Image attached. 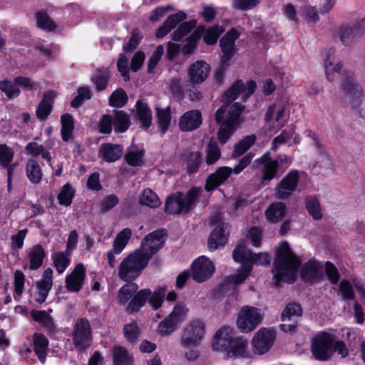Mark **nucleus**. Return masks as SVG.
<instances>
[{"mask_svg":"<svg viewBox=\"0 0 365 365\" xmlns=\"http://www.w3.org/2000/svg\"><path fill=\"white\" fill-rule=\"evenodd\" d=\"M334 49L330 48L327 54V58L324 59V65L325 68L326 77L327 80L330 82H332L334 79V73L339 74L342 68V64L341 62L337 63L335 66L332 68V71L330 72L331 69L330 66H332V62L330 61V58L334 53Z\"/></svg>","mask_w":365,"mask_h":365,"instance_id":"nucleus-56","label":"nucleus"},{"mask_svg":"<svg viewBox=\"0 0 365 365\" xmlns=\"http://www.w3.org/2000/svg\"><path fill=\"white\" fill-rule=\"evenodd\" d=\"M202 194V188L196 186H192L186 193L182 192V195L181 196V207H183L185 214H188L191 212L198 202Z\"/></svg>","mask_w":365,"mask_h":365,"instance_id":"nucleus-30","label":"nucleus"},{"mask_svg":"<svg viewBox=\"0 0 365 365\" xmlns=\"http://www.w3.org/2000/svg\"><path fill=\"white\" fill-rule=\"evenodd\" d=\"M37 26L47 32H53L56 29V24L51 19L47 11L44 10L38 11L36 13Z\"/></svg>","mask_w":365,"mask_h":365,"instance_id":"nucleus-43","label":"nucleus"},{"mask_svg":"<svg viewBox=\"0 0 365 365\" xmlns=\"http://www.w3.org/2000/svg\"><path fill=\"white\" fill-rule=\"evenodd\" d=\"M144 150L128 151L124 157L125 161L130 166L138 167L144 165Z\"/></svg>","mask_w":365,"mask_h":365,"instance_id":"nucleus-60","label":"nucleus"},{"mask_svg":"<svg viewBox=\"0 0 365 365\" xmlns=\"http://www.w3.org/2000/svg\"><path fill=\"white\" fill-rule=\"evenodd\" d=\"M140 329L135 322L125 324L123 326V333L125 339L130 344H135L139 340Z\"/></svg>","mask_w":365,"mask_h":365,"instance_id":"nucleus-52","label":"nucleus"},{"mask_svg":"<svg viewBox=\"0 0 365 365\" xmlns=\"http://www.w3.org/2000/svg\"><path fill=\"white\" fill-rule=\"evenodd\" d=\"M139 202L150 207H158L160 205L158 196L151 189L146 188L139 196Z\"/></svg>","mask_w":365,"mask_h":365,"instance_id":"nucleus-50","label":"nucleus"},{"mask_svg":"<svg viewBox=\"0 0 365 365\" xmlns=\"http://www.w3.org/2000/svg\"><path fill=\"white\" fill-rule=\"evenodd\" d=\"M142 39L138 29H134L128 42L123 45V50L125 53H133L138 46Z\"/></svg>","mask_w":365,"mask_h":365,"instance_id":"nucleus-63","label":"nucleus"},{"mask_svg":"<svg viewBox=\"0 0 365 365\" xmlns=\"http://www.w3.org/2000/svg\"><path fill=\"white\" fill-rule=\"evenodd\" d=\"M167 237L168 232L165 228L157 229L144 237L139 249L143 250L145 254L151 259L163 248Z\"/></svg>","mask_w":365,"mask_h":365,"instance_id":"nucleus-7","label":"nucleus"},{"mask_svg":"<svg viewBox=\"0 0 365 365\" xmlns=\"http://www.w3.org/2000/svg\"><path fill=\"white\" fill-rule=\"evenodd\" d=\"M50 312H52L51 309L48 311L33 309L31 311V317L34 321L40 324L46 330L53 332L56 329L55 323L53 317L49 314Z\"/></svg>","mask_w":365,"mask_h":365,"instance_id":"nucleus-32","label":"nucleus"},{"mask_svg":"<svg viewBox=\"0 0 365 365\" xmlns=\"http://www.w3.org/2000/svg\"><path fill=\"white\" fill-rule=\"evenodd\" d=\"M32 347L41 364L46 361L48 349V339L42 333L34 332L32 335Z\"/></svg>","mask_w":365,"mask_h":365,"instance_id":"nucleus-28","label":"nucleus"},{"mask_svg":"<svg viewBox=\"0 0 365 365\" xmlns=\"http://www.w3.org/2000/svg\"><path fill=\"white\" fill-rule=\"evenodd\" d=\"M92 331L88 320L86 318L78 319L73 331V341L76 348L86 349L91 345Z\"/></svg>","mask_w":365,"mask_h":365,"instance_id":"nucleus-11","label":"nucleus"},{"mask_svg":"<svg viewBox=\"0 0 365 365\" xmlns=\"http://www.w3.org/2000/svg\"><path fill=\"white\" fill-rule=\"evenodd\" d=\"M187 166V173L189 175L197 173L202 163V155L200 152H190L185 158Z\"/></svg>","mask_w":365,"mask_h":365,"instance_id":"nucleus-46","label":"nucleus"},{"mask_svg":"<svg viewBox=\"0 0 365 365\" xmlns=\"http://www.w3.org/2000/svg\"><path fill=\"white\" fill-rule=\"evenodd\" d=\"M187 17V15L183 11H179L178 12L170 15L160 26L155 31V36L158 38H161L165 36L169 32H170L176 26L182 21H185Z\"/></svg>","mask_w":365,"mask_h":365,"instance_id":"nucleus-23","label":"nucleus"},{"mask_svg":"<svg viewBox=\"0 0 365 365\" xmlns=\"http://www.w3.org/2000/svg\"><path fill=\"white\" fill-rule=\"evenodd\" d=\"M299 276L304 284L314 285L323 279V268L316 260L310 259L302 265Z\"/></svg>","mask_w":365,"mask_h":365,"instance_id":"nucleus-15","label":"nucleus"},{"mask_svg":"<svg viewBox=\"0 0 365 365\" xmlns=\"http://www.w3.org/2000/svg\"><path fill=\"white\" fill-rule=\"evenodd\" d=\"M302 314V308L300 304L289 302L282 312L281 319L284 322L279 325L280 329L284 332L293 334L297 328V321L293 319L294 317H299Z\"/></svg>","mask_w":365,"mask_h":365,"instance_id":"nucleus-12","label":"nucleus"},{"mask_svg":"<svg viewBox=\"0 0 365 365\" xmlns=\"http://www.w3.org/2000/svg\"><path fill=\"white\" fill-rule=\"evenodd\" d=\"M249 263L252 264L267 266L271 262V255L268 252L255 253L252 250L248 251Z\"/></svg>","mask_w":365,"mask_h":365,"instance_id":"nucleus-59","label":"nucleus"},{"mask_svg":"<svg viewBox=\"0 0 365 365\" xmlns=\"http://www.w3.org/2000/svg\"><path fill=\"white\" fill-rule=\"evenodd\" d=\"M341 88L344 94L350 98L354 109L359 107L362 102V88L354 82V75L352 71H345L343 73Z\"/></svg>","mask_w":365,"mask_h":365,"instance_id":"nucleus-8","label":"nucleus"},{"mask_svg":"<svg viewBox=\"0 0 365 365\" xmlns=\"http://www.w3.org/2000/svg\"><path fill=\"white\" fill-rule=\"evenodd\" d=\"M86 278V268L83 263L76 264L71 273L65 279L66 287L70 292H79Z\"/></svg>","mask_w":365,"mask_h":365,"instance_id":"nucleus-17","label":"nucleus"},{"mask_svg":"<svg viewBox=\"0 0 365 365\" xmlns=\"http://www.w3.org/2000/svg\"><path fill=\"white\" fill-rule=\"evenodd\" d=\"M249 250H250L247 249L245 245L238 244L232 252V258L234 261L240 263L241 266H243V264L251 265L248 260Z\"/></svg>","mask_w":365,"mask_h":365,"instance_id":"nucleus-58","label":"nucleus"},{"mask_svg":"<svg viewBox=\"0 0 365 365\" xmlns=\"http://www.w3.org/2000/svg\"><path fill=\"white\" fill-rule=\"evenodd\" d=\"M0 91L5 93L8 99H14L20 95L18 84L7 78L0 81Z\"/></svg>","mask_w":365,"mask_h":365,"instance_id":"nucleus-51","label":"nucleus"},{"mask_svg":"<svg viewBox=\"0 0 365 365\" xmlns=\"http://www.w3.org/2000/svg\"><path fill=\"white\" fill-rule=\"evenodd\" d=\"M164 53V48L162 45H158L155 51L152 53L148 61V73H152L156 66L160 61Z\"/></svg>","mask_w":365,"mask_h":365,"instance_id":"nucleus-64","label":"nucleus"},{"mask_svg":"<svg viewBox=\"0 0 365 365\" xmlns=\"http://www.w3.org/2000/svg\"><path fill=\"white\" fill-rule=\"evenodd\" d=\"M231 174L232 168L230 167L222 166L218 168L215 172L207 176L205 184V191L208 192L215 191L227 180Z\"/></svg>","mask_w":365,"mask_h":365,"instance_id":"nucleus-16","label":"nucleus"},{"mask_svg":"<svg viewBox=\"0 0 365 365\" xmlns=\"http://www.w3.org/2000/svg\"><path fill=\"white\" fill-rule=\"evenodd\" d=\"M233 338L232 329L228 327H222L215 332L212 338V349L215 351L225 353L230 347V343Z\"/></svg>","mask_w":365,"mask_h":365,"instance_id":"nucleus-21","label":"nucleus"},{"mask_svg":"<svg viewBox=\"0 0 365 365\" xmlns=\"http://www.w3.org/2000/svg\"><path fill=\"white\" fill-rule=\"evenodd\" d=\"M306 208L314 220H319L322 218V213L319 200L315 197H307L305 200Z\"/></svg>","mask_w":365,"mask_h":365,"instance_id":"nucleus-55","label":"nucleus"},{"mask_svg":"<svg viewBox=\"0 0 365 365\" xmlns=\"http://www.w3.org/2000/svg\"><path fill=\"white\" fill-rule=\"evenodd\" d=\"M284 172V170L281 171L279 170V160L270 161L268 163L263 165L260 182L262 184L269 182L273 179L278 178Z\"/></svg>","mask_w":365,"mask_h":365,"instance_id":"nucleus-35","label":"nucleus"},{"mask_svg":"<svg viewBox=\"0 0 365 365\" xmlns=\"http://www.w3.org/2000/svg\"><path fill=\"white\" fill-rule=\"evenodd\" d=\"M275 340V334L267 328H261L252 339V347L255 354L262 355L272 348Z\"/></svg>","mask_w":365,"mask_h":365,"instance_id":"nucleus-13","label":"nucleus"},{"mask_svg":"<svg viewBox=\"0 0 365 365\" xmlns=\"http://www.w3.org/2000/svg\"><path fill=\"white\" fill-rule=\"evenodd\" d=\"M55 92L47 91L43 93L41 101L36 107V117L41 120H45L51 114L55 101Z\"/></svg>","mask_w":365,"mask_h":365,"instance_id":"nucleus-26","label":"nucleus"},{"mask_svg":"<svg viewBox=\"0 0 365 365\" xmlns=\"http://www.w3.org/2000/svg\"><path fill=\"white\" fill-rule=\"evenodd\" d=\"M205 332L204 322L195 320L190 322L184 330L181 343L185 347L196 346L203 339Z\"/></svg>","mask_w":365,"mask_h":365,"instance_id":"nucleus-14","label":"nucleus"},{"mask_svg":"<svg viewBox=\"0 0 365 365\" xmlns=\"http://www.w3.org/2000/svg\"><path fill=\"white\" fill-rule=\"evenodd\" d=\"M256 88L257 83L254 80H249L245 84L242 80L237 79L221 95L220 101L223 105L215 113V120L220 126L217 135L220 144H225L243 122L241 115L245 106L234 101L242 93V98L245 102Z\"/></svg>","mask_w":365,"mask_h":365,"instance_id":"nucleus-1","label":"nucleus"},{"mask_svg":"<svg viewBox=\"0 0 365 365\" xmlns=\"http://www.w3.org/2000/svg\"><path fill=\"white\" fill-rule=\"evenodd\" d=\"M71 255H68L66 251L56 252L52 254L51 259L58 273H63L70 265Z\"/></svg>","mask_w":365,"mask_h":365,"instance_id":"nucleus-42","label":"nucleus"},{"mask_svg":"<svg viewBox=\"0 0 365 365\" xmlns=\"http://www.w3.org/2000/svg\"><path fill=\"white\" fill-rule=\"evenodd\" d=\"M150 294L151 289L148 288L137 290L133 298L129 301L125 308V311L129 314L138 312L145 305L149 297H150Z\"/></svg>","mask_w":365,"mask_h":365,"instance_id":"nucleus-29","label":"nucleus"},{"mask_svg":"<svg viewBox=\"0 0 365 365\" xmlns=\"http://www.w3.org/2000/svg\"><path fill=\"white\" fill-rule=\"evenodd\" d=\"M53 286V282L45 281L44 279H40L36 283V287L38 289L36 302L42 304L43 303Z\"/></svg>","mask_w":365,"mask_h":365,"instance_id":"nucleus-61","label":"nucleus"},{"mask_svg":"<svg viewBox=\"0 0 365 365\" xmlns=\"http://www.w3.org/2000/svg\"><path fill=\"white\" fill-rule=\"evenodd\" d=\"M165 287H158L153 292L151 291L148 302L153 310H158L161 307L165 300Z\"/></svg>","mask_w":365,"mask_h":365,"instance_id":"nucleus-53","label":"nucleus"},{"mask_svg":"<svg viewBox=\"0 0 365 365\" xmlns=\"http://www.w3.org/2000/svg\"><path fill=\"white\" fill-rule=\"evenodd\" d=\"M155 111L159 130L162 134H165L168 131L171 123L170 107L168 106L165 108H156Z\"/></svg>","mask_w":365,"mask_h":365,"instance_id":"nucleus-41","label":"nucleus"},{"mask_svg":"<svg viewBox=\"0 0 365 365\" xmlns=\"http://www.w3.org/2000/svg\"><path fill=\"white\" fill-rule=\"evenodd\" d=\"M136 119L140 123V128L148 130L152 125V111L148 103L143 99H138L135 103Z\"/></svg>","mask_w":365,"mask_h":365,"instance_id":"nucleus-24","label":"nucleus"},{"mask_svg":"<svg viewBox=\"0 0 365 365\" xmlns=\"http://www.w3.org/2000/svg\"><path fill=\"white\" fill-rule=\"evenodd\" d=\"M287 206L284 202H275L269 205L265 210L267 221L272 224L277 223L285 217Z\"/></svg>","mask_w":365,"mask_h":365,"instance_id":"nucleus-31","label":"nucleus"},{"mask_svg":"<svg viewBox=\"0 0 365 365\" xmlns=\"http://www.w3.org/2000/svg\"><path fill=\"white\" fill-rule=\"evenodd\" d=\"M301 265V260L292 250L289 243L283 241L276 251L272 272L276 285L281 282L293 284Z\"/></svg>","mask_w":365,"mask_h":365,"instance_id":"nucleus-2","label":"nucleus"},{"mask_svg":"<svg viewBox=\"0 0 365 365\" xmlns=\"http://www.w3.org/2000/svg\"><path fill=\"white\" fill-rule=\"evenodd\" d=\"M202 123V113L198 110H190L180 116L178 125L181 131L190 132L200 128Z\"/></svg>","mask_w":365,"mask_h":365,"instance_id":"nucleus-19","label":"nucleus"},{"mask_svg":"<svg viewBox=\"0 0 365 365\" xmlns=\"http://www.w3.org/2000/svg\"><path fill=\"white\" fill-rule=\"evenodd\" d=\"M176 30L171 34L172 39L175 41H180L184 36H187L195 28L197 21L191 19L188 21H181Z\"/></svg>","mask_w":365,"mask_h":365,"instance_id":"nucleus-47","label":"nucleus"},{"mask_svg":"<svg viewBox=\"0 0 365 365\" xmlns=\"http://www.w3.org/2000/svg\"><path fill=\"white\" fill-rule=\"evenodd\" d=\"M324 272L329 282L334 285L339 283L340 274L338 269L331 262L327 261L324 264Z\"/></svg>","mask_w":365,"mask_h":365,"instance_id":"nucleus-62","label":"nucleus"},{"mask_svg":"<svg viewBox=\"0 0 365 365\" xmlns=\"http://www.w3.org/2000/svg\"><path fill=\"white\" fill-rule=\"evenodd\" d=\"M128 101L126 92L122 88H116L109 97V105L111 107L122 108Z\"/></svg>","mask_w":365,"mask_h":365,"instance_id":"nucleus-57","label":"nucleus"},{"mask_svg":"<svg viewBox=\"0 0 365 365\" xmlns=\"http://www.w3.org/2000/svg\"><path fill=\"white\" fill-rule=\"evenodd\" d=\"M26 174L29 180L33 184H38L41 181L43 172L36 160L30 158L27 160Z\"/></svg>","mask_w":365,"mask_h":365,"instance_id":"nucleus-37","label":"nucleus"},{"mask_svg":"<svg viewBox=\"0 0 365 365\" xmlns=\"http://www.w3.org/2000/svg\"><path fill=\"white\" fill-rule=\"evenodd\" d=\"M132 235V230L129 228H124L119 232L113 242V249L115 250L116 255L120 254Z\"/></svg>","mask_w":365,"mask_h":365,"instance_id":"nucleus-45","label":"nucleus"},{"mask_svg":"<svg viewBox=\"0 0 365 365\" xmlns=\"http://www.w3.org/2000/svg\"><path fill=\"white\" fill-rule=\"evenodd\" d=\"M61 135L63 141L68 142L75 128L74 118L70 113H63L61 115Z\"/></svg>","mask_w":365,"mask_h":365,"instance_id":"nucleus-40","label":"nucleus"},{"mask_svg":"<svg viewBox=\"0 0 365 365\" xmlns=\"http://www.w3.org/2000/svg\"><path fill=\"white\" fill-rule=\"evenodd\" d=\"M365 33V18L356 21L352 26L342 25L339 29V38L342 44L347 46L354 38Z\"/></svg>","mask_w":365,"mask_h":365,"instance_id":"nucleus-20","label":"nucleus"},{"mask_svg":"<svg viewBox=\"0 0 365 365\" xmlns=\"http://www.w3.org/2000/svg\"><path fill=\"white\" fill-rule=\"evenodd\" d=\"M111 77L110 71L108 68H98L95 73L91 76V81L95 87L96 92L105 91L108 86Z\"/></svg>","mask_w":365,"mask_h":365,"instance_id":"nucleus-33","label":"nucleus"},{"mask_svg":"<svg viewBox=\"0 0 365 365\" xmlns=\"http://www.w3.org/2000/svg\"><path fill=\"white\" fill-rule=\"evenodd\" d=\"M76 190L70 182L63 185L57 195V200L61 205L68 207L71 205L75 197Z\"/></svg>","mask_w":365,"mask_h":365,"instance_id":"nucleus-44","label":"nucleus"},{"mask_svg":"<svg viewBox=\"0 0 365 365\" xmlns=\"http://www.w3.org/2000/svg\"><path fill=\"white\" fill-rule=\"evenodd\" d=\"M99 157L106 163H114L123 155V147L120 144L105 143L101 145L98 150Z\"/></svg>","mask_w":365,"mask_h":365,"instance_id":"nucleus-22","label":"nucleus"},{"mask_svg":"<svg viewBox=\"0 0 365 365\" xmlns=\"http://www.w3.org/2000/svg\"><path fill=\"white\" fill-rule=\"evenodd\" d=\"M211 67L203 60H198L192 63L188 68L187 75L192 84L203 83L210 73Z\"/></svg>","mask_w":365,"mask_h":365,"instance_id":"nucleus-18","label":"nucleus"},{"mask_svg":"<svg viewBox=\"0 0 365 365\" xmlns=\"http://www.w3.org/2000/svg\"><path fill=\"white\" fill-rule=\"evenodd\" d=\"M215 271L213 262L205 256H200L191 264L192 278L198 283L210 279Z\"/></svg>","mask_w":365,"mask_h":365,"instance_id":"nucleus-10","label":"nucleus"},{"mask_svg":"<svg viewBox=\"0 0 365 365\" xmlns=\"http://www.w3.org/2000/svg\"><path fill=\"white\" fill-rule=\"evenodd\" d=\"M187 311V309L183 303H177L170 314L159 323L158 332L163 336L171 334L176 330Z\"/></svg>","mask_w":365,"mask_h":365,"instance_id":"nucleus-9","label":"nucleus"},{"mask_svg":"<svg viewBox=\"0 0 365 365\" xmlns=\"http://www.w3.org/2000/svg\"><path fill=\"white\" fill-rule=\"evenodd\" d=\"M226 223L222 222L217 225L211 232L208 240L207 247L210 252L215 251L220 247H224L227 242L225 235Z\"/></svg>","mask_w":365,"mask_h":365,"instance_id":"nucleus-25","label":"nucleus"},{"mask_svg":"<svg viewBox=\"0 0 365 365\" xmlns=\"http://www.w3.org/2000/svg\"><path fill=\"white\" fill-rule=\"evenodd\" d=\"M46 257V252L41 245H34L28 253L29 269L31 270L38 269L42 266Z\"/></svg>","mask_w":365,"mask_h":365,"instance_id":"nucleus-34","label":"nucleus"},{"mask_svg":"<svg viewBox=\"0 0 365 365\" xmlns=\"http://www.w3.org/2000/svg\"><path fill=\"white\" fill-rule=\"evenodd\" d=\"M113 361L114 365H132V356L128 350L123 346H115L113 351Z\"/></svg>","mask_w":365,"mask_h":365,"instance_id":"nucleus-48","label":"nucleus"},{"mask_svg":"<svg viewBox=\"0 0 365 365\" xmlns=\"http://www.w3.org/2000/svg\"><path fill=\"white\" fill-rule=\"evenodd\" d=\"M256 140L257 136L255 134L243 137L235 145L232 154V158L244 155L255 143Z\"/></svg>","mask_w":365,"mask_h":365,"instance_id":"nucleus-39","label":"nucleus"},{"mask_svg":"<svg viewBox=\"0 0 365 365\" xmlns=\"http://www.w3.org/2000/svg\"><path fill=\"white\" fill-rule=\"evenodd\" d=\"M113 129L116 133H123L130 125V115L124 110H114L113 116Z\"/></svg>","mask_w":365,"mask_h":365,"instance_id":"nucleus-36","label":"nucleus"},{"mask_svg":"<svg viewBox=\"0 0 365 365\" xmlns=\"http://www.w3.org/2000/svg\"><path fill=\"white\" fill-rule=\"evenodd\" d=\"M223 31V28L217 24L211 26L207 29L205 26V31L202 36L203 42L208 46L215 45Z\"/></svg>","mask_w":365,"mask_h":365,"instance_id":"nucleus-49","label":"nucleus"},{"mask_svg":"<svg viewBox=\"0 0 365 365\" xmlns=\"http://www.w3.org/2000/svg\"><path fill=\"white\" fill-rule=\"evenodd\" d=\"M138 289V285L133 282L123 284L117 293L118 303L120 305L128 304Z\"/></svg>","mask_w":365,"mask_h":365,"instance_id":"nucleus-38","label":"nucleus"},{"mask_svg":"<svg viewBox=\"0 0 365 365\" xmlns=\"http://www.w3.org/2000/svg\"><path fill=\"white\" fill-rule=\"evenodd\" d=\"M253 267L252 265L241 266L237 269V273L230 274L227 277V281L235 285H239L242 284L250 274Z\"/></svg>","mask_w":365,"mask_h":365,"instance_id":"nucleus-54","label":"nucleus"},{"mask_svg":"<svg viewBox=\"0 0 365 365\" xmlns=\"http://www.w3.org/2000/svg\"><path fill=\"white\" fill-rule=\"evenodd\" d=\"M150 259L143 250H135L120 262L118 274L119 278L125 282H133L142 274Z\"/></svg>","mask_w":365,"mask_h":365,"instance_id":"nucleus-3","label":"nucleus"},{"mask_svg":"<svg viewBox=\"0 0 365 365\" xmlns=\"http://www.w3.org/2000/svg\"><path fill=\"white\" fill-rule=\"evenodd\" d=\"M300 180L298 170L289 171L277 183L274 188V197L277 200H287L297 190Z\"/></svg>","mask_w":365,"mask_h":365,"instance_id":"nucleus-6","label":"nucleus"},{"mask_svg":"<svg viewBox=\"0 0 365 365\" xmlns=\"http://www.w3.org/2000/svg\"><path fill=\"white\" fill-rule=\"evenodd\" d=\"M263 319L260 310L252 306H243L237 319V327L242 333H249L257 327Z\"/></svg>","mask_w":365,"mask_h":365,"instance_id":"nucleus-5","label":"nucleus"},{"mask_svg":"<svg viewBox=\"0 0 365 365\" xmlns=\"http://www.w3.org/2000/svg\"><path fill=\"white\" fill-rule=\"evenodd\" d=\"M334 335L321 331L311 339L310 351L312 357L319 361H328L332 358L331 344Z\"/></svg>","mask_w":365,"mask_h":365,"instance_id":"nucleus-4","label":"nucleus"},{"mask_svg":"<svg viewBox=\"0 0 365 365\" xmlns=\"http://www.w3.org/2000/svg\"><path fill=\"white\" fill-rule=\"evenodd\" d=\"M248 347V341L243 336L233 338L230 347L226 352L227 358H247L249 356L247 349Z\"/></svg>","mask_w":365,"mask_h":365,"instance_id":"nucleus-27","label":"nucleus"}]
</instances>
